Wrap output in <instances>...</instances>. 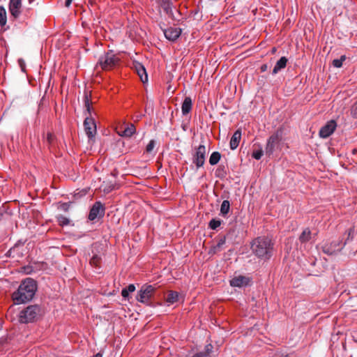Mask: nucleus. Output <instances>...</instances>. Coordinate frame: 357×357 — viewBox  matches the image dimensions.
<instances>
[{"instance_id":"32","label":"nucleus","mask_w":357,"mask_h":357,"mask_svg":"<svg viewBox=\"0 0 357 357\" xmlns=\"http://www.w3.org/2000/svg\"><path fill=\"white\" fill-rule=\"evenodd\" d=\"M57 221L59 225L63 227L67 226L70 224V220L69 218H66L64 215H59L57 217Z\"/></svg>"},{"instance_id":"20","label":"nucleus","mask_w":357,"mask_h":357,"mask_svg":"<svg viewBox=\"0 0 357 357\" xmlns=\"http://www.w3.org/2000/svg\"><path fill=\"white\" fill-rule=\"evenodd\" d=\"M288 59L286 56H282L280 59L276 62L273 71L272 75H275L278 74L280 70L284 69L287 64Z\"/></svg>"},{"instance_id":"14","label":"nucleus","mask_w":357,"mask_h":357,"mask_svg":"<svg viewBox=\"0 0 357 357\" xmlns=\"http://www.w3.org/2000/svg\"><path fill=\"white\" fill-rule=\"evenodd\" d=\"M156 3L160 8H162L163 11L169 17L174 20H177L173 11L172 0H156Z\"/></svg>"},{"instance_id":"1","label":"nucleus","mask_w":357,"mask_h":357,"mask_svg":"<svg viewBox=\"0 0 357 357\" xmlns=\"http://www.w3.org/2000/svg\"><path fill=\"white\" fill-rule=\"evenodd\" d=\"M274 243L267 236H258L250 244L252 253L259 259L267 261L273 255Z\"/></svg>"},{"instance_id":"35","label":"nucleus","mask_w":357,"mask_h":357,"mask_svg":"<svg viewBox=\"0 0 357 357\" xmlns=\"http://www.w3.org/2000/svg\"><path fill=\"white\" fill-rule=\"evenodd\" d=\"M354 233H355L354 227H351L345 231V234H347V238L345 241H347V243L349 241H352L354 239Z\"/></svg>"},{"instance_id":"21","label":"nucleus","mask_w":357,"mask_h":357,"mask_svg":"<svg viewBox=\"0 0 357 357\" xmlns=\"http://www.w3.org/2000/svg\"><path fill=\"white\" fill-rule=\"evenodd\" d=\"M192 99L190 97H185L181 106V112L183 116L188 114L192 109Z\"/></svg>"},{"instance_id":"46","label":"nucleus","mask_w":357,"mask_h":357,"mask_svg":"<svg viewBox=\"0 0 357 357\" xmlns=\"http://www.w3.org/2000/svg\"><path fill=\"white\" fill-rule=\"evenodd\" d=\"M73 1V0H66V1H65V6H66V7H69V6H70V4L72 3V1Z\"/></svg>"},{"instance_id":"17","label":"nucleus","mask_w":357,"mask_h":357,"mask_svg":"<svg viewBox=\"0 0 357 357\" xmlns=\"http://www.w3.org/2000/svg\"><path fill=\"white\" fill-rule=\"evenodd\" d=\"M11 298L13 302L12 305L18 306L22 303V283H21L17 289L12 294Z\"/></svg>"},{"instance_id":"13","label":"nucleus","mask_w":357,"mask_h":357,"mask_svg":"<svg viewBox=\"0 0 357 357\" xmlns=\"http://www.w3.org/2000/svg\"><path fill=\"white\" fill-rule=\"evenodd\" d=\"M337 127V123L335 120L328 121L319 130V135L321 138L326 139L331 136Z\"/></svg>"},{"instance_id":"31","label":"nucleus","mask_w":357,"mask_h":357,"mask_svg":"<svg viewBox=\"0 0 357 357\" xmlns=\"http://www.w3.org/2000/svg\"><path fill=\"white\" fill-rule=\"evenodd\" d=\"M7 22V13L3 6H0V25L3 26Z\"/></svg>"},{"instance_id":"30","label":"nucleus","mask_w":357,"mask_h":357,"mask_svg":"<svg viewBox=\"0 0 357 357\" xmlns=\"http://www.w3.org/2000/svg\"><path fill=\"white\" fill-rule=\"evenodd\" d=\"M223 222V221L219 218H212L208 222V227L211 229L216 230Z\"/></svg>"},{"instance_id":"41","label":"nucleus","mask_w":357,"mask_h":357,"mask_svg":"<svg viewBox=\"0 0 357 357\" xmlns=\"http://www.w3.org/2000/svg\"><path fill=\"white\" fill-rule=\"evenodd\" d=\"M100 259V258L98 255H95L93 256V257L91 259V264L97 265V264L99 262Z\"/></svg>"},{"instance_id":"6","label":"nucleus","mask_w":357,"mask_h":357,"mask_svg":"<svg viewBox=\"0 0 357 357\" xmlns=\"http://www.w3.org/2000/svg\"><path fill=\"white\" fill-rule=\"evenodd\" d=\"M43 312L40 305H31L24 308V323L34 322L42 317Z\"/></svg>"},{"instance_id":"5","label":"nucleus","mask_w":357,"mask_h":357,"mask_svg":"<svg viewBox=\"0 0 357 357\" xmlns=\"http://www.w3.org/2000/svg\"><path fill=\"white\" fill-rule=\"evenodd\" d=\"M38 290L37 282L31 278L24 279V303L31 301Z\"/></svg>"},{"instance_id":"4","label":"nucleus","mask_w":357,"mask_h":357,"mask_svg":"<svg viewBox=\"0 0 357 357\" xmlns=\"http://www.w3.org/2000/svg\"><path fill=\"white\" fill-rule=\"evenodd\" d=\"M282 135L283 129L282 128H279L267 139L265 147V153L268 158H271L276 149H278L282 138Z\"/></svg>"},{"instance_id":"45","label":"nucleus","mask_w":357,"mask_h":357,"mask_svg":"<svg viewBox=\"0 0 357 357\" xmlns=\"http://www.w3.org/2000/svg\"><path fill=\"white\" fill-rule=\"evenodd\" d=\"M11 105H13V103ZM12 107L13 105H10V107L4 112L3 115L8 114L10 112H11L13 110Z\"/></svg>"},{"instance_id":"2","label":"nucleus","mask_w":357,"mask_h":357,"mask_svg":"<svg viewBox=\"0 0 357 357\" xmlns=\"http://www.w3.org/2000/svg\"><path fill=\"white\" fill-rule=\"evenodd\" d=\"M84 107L87 113L90 115L86 116L84 121V127L86 135H87L89 140H93L97 132L96 123L95 119L91 115V105L90 100L88 98L87 95L84 96Z\"/></svg>"},{"instance_id":"49","label":"nucleus","mask_w":357,"mask_h":357,"mask_svg":"<svg viewBox=\"0 0 357 357\" xmlns=\"http://www.w3.org/2000/svg\"><path fill=\"white\" fill-rule=\"evenodd\" d=\"M275 51H276V49H275V47H274V48L273 49L272 52H275Z\"/></svg>"},{"instance_id":"19","label":"nucleus","mask_w":357,"mask_h":357,"mask_svg":"<svg viewBox=\"0 0 357 357\" xmlns=\"http://www.w3.org/2000/svg\"><path fill=\"white\" fill-rule=\"evenodd\" d=\"M241 139V130L238 129L234 132L230 139L229 146L231 150H235L238 146Z\"/></svg>"},{"instance_id":"7","label":"nucleus","mask_w":357,"mask_h":357,"mask_svg":"<svg viewBox=\"0 0 357 357\" xmlns=\"http://www.w3.org/2000/svg\"><path fill=\"white\" fill-rule=\"evenodd\" d=\"M119 59L112 50H109L104 55L100 56L98 64L103 70H110L118 63Z\"/></svg>"},{"instance_id":"25","label":"nucleus","mask_w":357,"mask_h":357,"mask_svg":"<svg viewBox=\"0 0 357 357\" xmlns=\"http://www.w3.org/2000/svg\"><path fill=\"white\" fill-rule=\"evenodd\" d=\"M135 132H136V128H135L134 124L131 123L124 129V130L122 132V133L120 135L122 137H130L133 134H135Z\"/></svg>"},{"instance_id":"39","label":"nucleus","mask_w":357,"mask_h":357,"mask_svg":"<svg viewBox=\"0 0 357 357\" xmlns=\"http://www.w3.org/2000/svg\"><path fill=\"white\" fill-rule=\"evenodd\" d=\"M351 114L354 118H357V100L354 103L351 109Z\"/></svg>"},{"instance_id":"44","label":"nucleus","mask_w":357,"mask_h":357,"mask_svg":"<svg viewBox=\"0 0 357 357\" xmlns=\"http://www.w3.org/2000/svg\"><path fill=\"white\" fill-rule=\"evenodd\" d=\"M267 69H268V65L267 64H263L260 67V70H261V72H265V71L267 70Z\"/></svg>"},{"instance_id":"24","label":"nucleus","mask_w":357,"mask_h":357,"mask_svg":"<svg viewBox=\"0 0 357 357\" xmlns=\"http://www.w3.org/2000/svg\"><path fill=\"white\" fill-rule=\"evenodd\" d=\"M225 243H226V236H225L220 238L219 239L218 243L211 248L209 253L215 254L216 252H220L222 249V245H225Z\"/></svg>"},{"instance_id":"37","label":"nucleus","mask_w":357,"mask_h":357,"mask_svg":"<svg viewBox=\"0 0 357 357\" xmlns=\"http://www.w3.org/2000/svg\"><path fill=\"white\" fill-rule=\"evenodd\" d=\"M35 270L36 268L31 264L27 266L24 265V274H31Z\"/></svg>"},{"instance_id":"11","label":"nucleus","mask_w":357,"mask_h":357,"mask_svg":"<svg viewBox=\"0 0 357 357\" xmlns=\"http://www.w3.org/2000/svg\"><path fill=\"white\" fill-rule=\"evenodd\" d=\"M206 159V146L200 144L195 150L192 155V162L195 165L197 169H199L204 165Z\"/></svg>"},{"instance_id":"47","label":"nucleus","mask_w":357,"mask_h":357,"mask_svg":"<svg viewBox=\"0 0 357 357\" xmlns=\"http://www.w3.org/2000/svg\"><path fill=\"white\" fill-rule=\"evenodd\" d=\"M18 63H19V66H20L21 70H22V59H18Z\"/></svg>"},{"instance_id":"36","label":"nucleus","mask_w":357,"mask_h":357,"mask_svg":"<svg viewBox=\"0 0 357 357\" xmlns=\"http://www.w3.org/2000/svg\"><path fill=\"white\" fill-rule=\"evenodd\" d=\"M213 349V346L211 344H208L205 346L204 350L202 352L206 355V357H210Z\"/></svg>"},{"instance_id":"18","label":"nucleus","mask_w":357,"mask_h":357,"mask_svg":"<svg viewBox=\"0 0 357 357\" xmlns=\"http://www.w3.org/2000/svg\"><path fill=\"white\" fill-rule=\"evenodd\" d=\"M135 68L136 71L139 76L142 82H146L148 81V75L146 73V68L144 66L139 62H136L135 64Z\"/></svg>"},{"instance_id":"12","label":"nucleus","mask_w":357,"mask_h":357,"mask_svg":"<svg viewBox=\"0 0 357 357\" xmlns=\"http://www.w3.org/2000/svg\"><path fill=\"white\" fill-rule=\"evenodd\" d=\"M229 284L233 287H247L252 284V278L245 275H237L234 277L230 281Z\"/></svg>"},{"instance_id":"3","label":"nucleus","mask_w":357,"mask_h":357,"mask_svg":"<svg viewBox=\"0 0 357 357\" xmlns=\"http://www.w3.org/2000/svg\"><path fill=\"white\" fill-rule=\"evenodd\" d=\"M155 291L156 288L153 285L144 284L138 291L136 299L138 302L147 306H153L152 299L154 297Z\"/></svg>"},{"instance_id":"16","label":"nucleus","mask_w":357,"mask_h":357,"mask_svg":"<svg viewBox=\"0 0 357 357\" xmlns=\"http://www.w3.org/2000/svg\"><path fill=\"white\" fill-rule=\"evenodd\" d=\"M162 31L165 38L168 40L174 42L181 36L182 33V29L181 28L176 27H169L167 29H162Z\"/></svg>"},{"instance_id":"40","label":"nucleus","mask_w":357,"mask_h":357,"mask_svg":"<svg viewBox=\"0 0 357 357\" xmlns=\"http://www.w3.org/2000/svg\"><path fill=\"white\" fill-rule=\"evenodd\" d=\"M272 357H293V356L282 352H277Z\"/></svg>"},{"instance_id":"34","label":"nucleus","mask_w":357,"mask_h":357,"mask_svg":"<svg viewBox=\"0 0 357 357\" xmlns=\"http://www.w3.org/2000/svg\"><path fill=\"white\" fill-rule=\"evenodd\" d=\"M263 155L264 151L261 148L257 150H255L252 153V158L257 160H260Z\"/></svg>"},{"instance_id":"38","label":"nucleus","mask_w":357,"mask_h":357,"mask_svg":"<svg viewBox=\"0 0 357 357\" xmlns=\"http://www.w3.org/2000/svg\"><path fill=\"white\" fill-rule=\"evenodd\" d=\"M155 146V141L154 139H151L149 144H147L146 147V151L147 153H151L154 147Z\"/></svg>"},{"instance_id":"23","label":"nucleus","mask_w":357,"mask_h":357,"mask_svg":"<svg viewBox=\"0 0 357 357\" xmlns=\"http://www.w3.org/2000/svg\"><path fill=\"white\" fill-rule=\"evenodd\" d=\"M230 210V202L229 200H224L220 206V215L224 218L227 217Z\"/></svg>"},{"instance_id":"8","label":"nucleus","mask_w":357,"mask_h":357,"mask_svg":"<svg viewBox=\"0 0 357 357\" xmlns=\"http://www.w3.org/2000/svg\"><path fill=\"white\" fill-rule=\"evenodd\" d=\"M7 320L13 324L14 326L22 324V307L18 305H10L6 314Z\"/></svg>"},{"instance_id":"9","label":"nucleus","mask_w":357,"mask_h":357,"mask_svg":"<svg viewBox=\"0 0 357 357\" xmlns=\"http://www.w3.org/2000/svg\"><path fill=\"white\" fill-rule=\"evenodd\" d=\"M347 244V241L344 243L341 240L333 241L330 243H325L322 246V250L324 253L332 255L337 252L341 251Z\"/></svg>"},{"instance_id":"27","label":"nucleus","mask_w":357,"mask_h":357,"mask_svg":"<svg viewBox=\"0 0 357 357\" xmlns=\"http://www.w3.org/2000/svg\"><path fill=\"white\" fill-rule=\"evenodd\" d=\"M311 238V231L309 228L305 229L299 236L301 243L308 242Z\"/></svg>"},{"instance_id":"48","label":"nucleus","mask_w":357,"mask_h":357,"mask_svg":"<svg viewBox=\"0 0 357 357\" xmlns=\"http://www.w3.org/2000/svg\"><path fill=\"white\" fill-rule=\"evenodd\" d=\"M34 1H35V0H29V4H31V3H32V2H33Z\"/></svg>"},{"instance_id":"15","label":"nucleus","mask_w":357,"mask_h":357,"mask_svg":"<svg viewBox=\"0 0 357 357\" xmlns=\"http://www.w3.org/2000/svg\"><path fill=\"white\" fill-rule=\"evenodd\" d=\"M22 0H10L8 10L11 17L19 18L21 15Z\"/></svg>"},{"instance_id":"10","label":"nucleus","mask_w":357,"mask_h":357,"mask_svg":"<svg viewBox=\"0 0 357 357\" xmlns=\"http://www.w3.org/2000/svg\"><path fill=\"white\" fill-rule=\"evenodd\" d=\"M105 213V207L104 204L101 202L97 201L91 206L88 215V219L90 221H93L96 219H100L104 216Z\"/></svg>"},{"instance_id":"33","label":"nucleus","mask_w":357,"mask_h":357,"mask_svg":"<svg viewBox=\"0 0 357 357\" xmlns=\"http://www.w3.org/2000/svg\"><path fill=\"white\" fill-rule=\"evenodd\" d=\"M346 60V56L342 55L340 59H336L333 61V65L335 68H341L342 66V63Z\"/></svg>"},{"instance_id":"22","label":"nucleus","mask_w":357,"mask_h":357,"mask_svg":"<svg viewBox=\"0 0 357 357\" xmlns=\"http://www.w3.org/2000/svg\"><path fill=\"white\" fill-rule=\"evenodd\" d=\"M179 294L177 291H169L165 299L168 305L174 304L178 301Z\"/></svg>"},{"instance_id":"28","label":"nucleus","mask_w":357,"mask_h":357,"mask_svg":"<svg viewBox=\"0 0 357 357\" xmlns=\"http://www.w3.org/2000/svg\"><path fill=\"white\" fill-rule=\"evenodd\" d=\"M221 158V154L218 151H213L209 158V163L211 165H215L218 163Z\"/></svg>"},{"instance_id":"43","label":"nucleus","mask_w":357,"mask_h":357,"mask_svg":"<svg viewBox=\"0 0 357 357\" xmlns=\"http://www.w3.org/2000/svg\"><path fill=\"white\" fill-rule=\"evenodd\" d=\"M191 357H206V355L203 352H197L192 355Z\"/></svg>"},{"instance_id":"26","label":"nucleus","mask_w":357,"mask_h":357,"mask_svg":"<svg viewBox=\"0 0 357 357\" xmlns=\"http://www.w3.org/2000/svg\"><path fill=\"white\" fill-rule=\"evenodd\" d=\"M227 174V168L225 165H220L218 166V167L215 169V175L216 177L219 178H225Z\"/></svg>"},{"instance_id":"29","label":"nucleus","mask_w":357,"mask_h":357,"mask_svg":"<svg viewBox=\"0 0 357 357\" xmlns=\"http://www.w3.org/2000/svg\"><path fill=\"white\" fill-rule=\"evenodd\" d=\"M135 284H130L128 286H127L126 287L123 288L121 290V296L124 298H128L130 293L135 291Z\"/></svg>"},{"instance_id":"42","label":"nucleus","mask_w":357,"mask_h":357,"mask_svg":"<svg viewBox=\"0 0 357 357\" xmlns=\"http://www.w3.org/2000/svg\"><path fill=\"white\" fill-rule=\"evenodd\" d=\"M114 189V185L112 184L109 185L108 186L104 188V192L105 193L110 192Z\"/></svg>"}]
</instances>
